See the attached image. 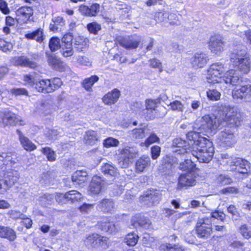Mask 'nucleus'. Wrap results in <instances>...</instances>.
<instances>
[{
  "label": "nucleus",
  "instance_id": "f257e3e1",
  "mask_svg": "<svg viewBox=\"0 0 251 251\" xmlns=\"http://www.w3.org/2000/svg\"><path fill=\"white\" fill-rule=\"evenodd\" d=\"M220 117L213 115H205L201 120V125L199 127V132H213L220 127L225 126L228 123L229 125L237 126L240 125L241 121L240 114L237 111H218Z\"/></svg>",
  "mask_w": 251,
  "mask_h": 251
},
{
  "label": "nucleus",
  "instance_id": "f03ea898",
  "mask_svg": "<svg viewBox=\"0 0 251 251\" xmlns=\"http://www.w3.org/2000/svg\"><path fill=\"white\" fill-rule=\"evenodd\" d=\"M229 63L234 70L244 75L251 69V59L249 53L241 46H236L229 55Z\"/></svg>",
  "mask_w": 251,
  "mask_h": 251
},
{
  "label": "nucleus",
  "instance_id": "7ed1b4c3",
  "mask_svg": "<svg viewBox=\"0 0 251 251\" xmlns=\"http://www.w3.org/2000/svg\"><path fill=\"white\" fill-rule=\"evenodd\" d=\"M195 143V148L192 150L191 154L200 163H208L214 154L212 143L205 137L199 138Z\"/></svg>",
  "mask_w": 251,
  "mask_h": 251
},
{
  "label": "nucleus",
  "instance_id": "20e7f679",
  "mask_svg": "<svg viewBox=\"0 0 251 251\" xmlns=\"http://www.w3.org/2000/svg\"><path fill=\"white\" fill-rule=\"evenodd\" d=\"M118 164L122 168L128 167L131 160L138 155V151L136 147H126L118 150Z\"/></svg>",
  "mask_w": 251,
  "mask_h": 251
},
{
  "label": "nucleus",
  "instance_id": "39448f33",
  "mask_svg": "<svg viewBox=\"0 0 251 251\" xmlns=\"http://www.w3.org/2000/svg\"><path fill=\"white\" fill-rule=\"evenodd\" d=\"M212 231L211 221H209L208 217L204 216L198 219L196 232L198 237L207 239L211 236Z\"/></svg>",
  "mask_w": 251,
  "mask_h": 251
},
{
  "label": "nucleus",
  "instance_id": "423d86ee",
  "mask_svg": "<svg viewBox=\"0 0 251 251\" xmlns=\"http://www.w3.org/2000/svg\"><path fill=\"white\" fill-rule=\"evenodd\" d=\"M34 9L32 6L23 5L15 11L17 23L21 25L33 21Z\"/></svg>",
  "mask_w": 251,
  "mask_h": 251
},
{
  "label": "nucleus",
  "instance_id": "0eeeda50",
  "mask_svg": "<svg viewBox=\"0 0 251 251\" xmlns=\"http://www.w3.org/2000/svg\"><path fill=\"white\" fill-rule=\"evenodd\" d=\"M224 66L217 63L211 64L207 72L206 79L210 84L219 83L223 77L224 73Z\"/></svg>",
  "mask_w": 251,
  "mask_h": 251
},
{
  "label": "nucleus",
  "instance_id": "6e6552de",
  "mask_svg": "<svg viewBox=\"0 0 251 251\" xmlns=\"http://www.w3.org/2000/svg\"><path fill=\"white\" fill-rule=\"evenodd\" d=\"M0 122H2L4 126H25L26 122L19 117L10 111L3 112L0 111Z\"/></svg>",
  "mask_w": 251,
  "mask_h": 251
},
{
  "label": "nucleus",
  "instance_id": "1a4fd4ad",
  "mask_svg": "<svg viewBox=\"0 0 251 251\" xmlns=\"http://www.w3.org/2000/svg\"><path fill=\"white\" fill-rule=\"evenodd\" d=\"M108 239L97 233L89 234L84 240L85 245L89 249H97L100 247L105 248Z\"/></svg>",
  "mask_w": 251,
  "mask_h": 251
},
{
  "label": "nucleus",
  "instance_id": "9d476101",
  "mask_svg": "<svg viewBox=\"0 0 251 251\" xmlns=\"http://www.w3.org/2000/svg\"><path fill=\"white\" fill-rule=\"evenodd\" d=\"M171 148L174 153L183 155L191 154L192 151L190 143L179 138H175L173 140Z\"/></svg>",
  "mask_w": 251,
  "mask_h": 251
},
{
  "label": "nucleus",
  "instance_id": "9b49d317",
  "mask_svg": "<svg viewBox=\"0 0 251 251\" xmlns=\"http://www.w3.org/2000/svg\"><path fill=\"white\" fill-rule=\"evenodd\" d=\"M218 140L221 146L223 147H230L235 144L236 137L228 126H226L224 130H222L218 135Z\"/></svg>",
  "mask_w": 251,
  "mask_h": 251
},
{
  "label": "nucleus",
  "instance_id": "f8f14e48",
  "mask_svg": "<svg viewBox=\"0 0 251 251\" xmlns=\"http://www.w3.org/2000/svg\"><path fill=\"white\" fill-rule=\"evenodd\" d=\"M225 42L219 34L211 36L208 42V48L212 53L220 55L225 50Z\"/></svg>",
  "mask_w": 251,
  "mask_h": 251
},
{
  "label": "nucleus",
  "instance_id": "ddd939ff",
  "mask_svg": "<svg viewBox=\"0 0 251 251\" xmlns=\"http://www.w3.org/2000/svg\"><path fill=\"white\" fill-rule=\"evenodd\" d=\"M207 54L203 52L195 53L190 59V63L193 68L199 69L204 68L209 61Z\"/></svg>",
  "mask_w": 251,
  "mask_h": 251
},
{
  "label": "nucleus",
  "instance_id": "4468645a",
  "mask_svg": "<svg viewBox=\"0 0 251 251\" xmlns=\"http://www.w3.org/2000/svg\"><path fill=\"white\" fill-rule=\"evenodd\" d=\"M196 176L193 172L189 171L180 175L178 179L177 188L181 189L183 187H191L196 183Z\"/></svg>",
  "mask_w": 251,
  "mask_h": 251
},
{
  "label": "nucleus",
  "instance_id": "2eb2a0df",
  "mask_svg": "<svg viewBox=\"0 0 251 251\" xmlns=\"http://www.w3.org/2000/svg\"><path fill=\"white\" fill-rule=\"evenodd\" d=\"M100 6L98 3H93L88 6L84 4H82L79 6V11L80 13L85 16L96 17L100 11Z\"/></svg>",
  "mask_w": 251,
  "mask_h": 251
},
{
  "label": "nucleus",
  "instance_id": "dca6fc26",
  "mask_svg": "<svg viewBox=\"0 0 251 251\" xmlns=\"http://www.w3.org/2000/svg\"><path fill=\"white\" fill-rule=\"evenodd\" d=\"M115 45L120 46L126 50L135 49L140 43L138 40H133L124 36H117L114 40Z\"/></svg>",
  "mask_w": 251,
  "mask_h": 251
},
{
  "label": "nucleus",
  "instance_id": "f3484780",
  "mask_svg": "<svg viewBox=\"0 0 251 251\" xmlns=\"http://www.w3.org/2000/svg\"><path fill=\"white\" fill-rule=\"evenodd\" d=\"M231 166L235 167L232 169L236 170L241 174H246L251 171V164L246 160L241 158L235 159L231 162Z\"/></svg>",
  "mask_w": 251,
  "mask_h": 251
},
{
  "label": "nucleus",
  "instance_id": "a211bd4d",
  "mask_svg": "<svg viewBox=\"0 0 251 251\" xmlns=\"http://www.w3.org/2000/svg\"><path fill=\"white\" fill-rule=\"evenodd\" d=\"M232 96L234 99H242L251 98V85L247 84L235 88L232 90Z\"/></svg>",
  "mask_w": 251,
  "mask_h": 251
},
{
  "label": "nucleus",
  "instance_id": "6ab92c4d",
  "mask_svg": "<svg viewBox=\"0 0 251 251\" xmlns=\"http://www.w3.org/2000/svg\"><path fill=\"white\" fill-rule=\"evenodd\" d=\"M121 95V92L118 89L114 88L102 97V101L105 105H112L118 101Z\"/></svg>",
  "mask_w": 251,
  "mask_h": 251
},
{
  "label": "nucleus",
  "instance_id": "aec40b11",
  "mask_svg": "<svg viewBox=\"0 0 251 251\" xmlns=\"http://www.w3.org/2000/svg\"><path fill=\"white\" fill-rule=\"evenodd\" d=\"M16 132L19 136V140L21 145L25 150L28 151H31L36 149V145L28 138L25 136L20 129H17Z\"/></svg>",
  "mask_w": 251,
  "mask_h": 251
},
{
  "label": "nucleus",
  "instance_id": "412c9836",
  "mask_svg": "<svg viewBox=\"0 0 251 251\" xmlns=\"http://www.w3.org/2000/svg\"><path fill=\"white\" fill-rule=\"evenodd\" d=\"M103 184V180L101 177L97 176H93L89 187L90 193L94 195L99 194Z\"/></svg>",
  "mask_w": 251,
  "mask_h": 251
},
{
  "label": "nucleus",
  "instance_id": "4be33fe9",
  "mask_svg": "<svg viewBox=\"0 0 251 251\" xmlns=\"http://www.w3.org/2000/svg\"><path fill=\"white\" fill-rule=\"evenodd\" d=\"M51 21V22L49 25V30L53 33L57 32L59 29H61L66 25L65 19L60 16L53 17Z\"/></svg>",
  "mask_w": 251,
  "mask_h": 251
},
{
  "label": "nucleus",
  "instance_id": "5701e85b",
  "mask_svg": "<svg viewBox=\"0 0 251 251\" xmlns=\"http://www.w3.org/2000/svg\"><path fill=\"white\" fill-rule=\"evenodd\" d=\"M14 62L15 65L25 67H28L31 69H35L37 67V64L33 61H31L27 57L20 56L14 58Z\"/></svg>",
  "mask_w": 251,
  "mask_h": 251
},
{
  "label": "nucleus",
  "instance_id": "b1692460",
  "mask_svg": "<svg viewBox=\"0 0 251 251\" xmlns=\"http://www.w3.org/2000/svg\"><path fill=\"white\" fill-rule=\"evenodd\" d=\"M19 174L17 171L11 169L4 174V183L8 187H11L17 181Z\"/></svg>",
  "mask_w": 251,
  "mask_h": 251
},
{
  "label": "nucleus",
  "instance_id": "393cba45",
  "mask_svg": "<svg viewBox=\"0 0 251 251\" xmlns=\"http://www.w3.org/2000/svg\"><path fill=\"white\" fill-rule=\"evenodd\" d=\"M25 37L28 40H35L37 43H42L45 39L43 29L39 27L35 30L25 34Z\"/></svg>",
  "mask_w": 251,
  "mask_h": 251
},
{
  "label": "nucleus",
  "instance_id": "a878e982",
  "mask_svg": "<svg viewBox=\"0 0 251 251\" xmlns=\"http://www.w3.org/2000/svg\"><path fill=\"white\" fill-rule=\"evenodd\" d=\"M131 225L135 228L139 226L147 227L150 225V222L141 214H136L132 217Z\"/></svg>",
  "mask_w": 251,
  "mask_h": 251
},
{
  "label": "nucleus",
  "instance_id": "bb28decb",
  "mask_svg": "<svg viewBox=\"0 0 251 251\" xmlns=\"http://www.w3.org/2000/svg\"><path fill=\"white\" fill-rule=\"evenodd\" d=\"M48 61L49 65L53 69L60 72L64 71V63L60 58L55 55H51L48 57Z\"/></svg>",
  "mask_w": 251,
  "mask_h": 251
},
{
  "label": "nucleus",
  "instance_id": "cd10ccee",
  "mask_svg": "<svg viewBox=\"0 0 251 251\" xmlns=\"http://www.w3.org/2000/svg\"><path fill=\"white\" fill-rule=\"evenodd\" d=\"M98 208L104 213H111L114 211L115 204L111 199H103L98 204Z\"/></svg>",
  "mask_w": 251,
  "mask_h": 251
},
{
  "label": "nucleus",
  "instance_id": "c85d7f7f",
  "mask_svg": "<svg viewBox=\"0 0 251 251\" xmlns=\"http://www.w3.org/2000/svg\"><path fill=\"white\" fill-rule=\"evenodd\" d=\"M100 228L101 230L112 233L117 230L116 226L114 223L110 221L109 218H105L102 220L98 222Z\"/></svg>",
  "mask_w": 251,
  "mask_h": 251
},
{
  "label": "nucleus",
  "instance_id": "c756f323",
  "mask_svg": "<svg viewBox=\"0 0 251 251\" xmlns=\"http://www.w3.org/2000/svg\"><path fill=\"white\" fill-rule=\"evenodd\" d=\"M161 194L158 190H151L147 194L143 196L144 201H149L151 205H155L158 203L161 199Z\"/></svg>",
  "mask_w": 251,
  "mask_h": 251
},
{
  "label": "nucleus",
  "instance_id": "7c9ffc66",
  "mask_svg": "<svg viewBox=\"0 0 251 251\" xmlns=\"http://www.w3.org/2000/svg\"><path fill=\"white\" fill-rule=\"evenodd\" d=\"M0 237L14 241L17 237L15 231L8 226H0Z\"/></svg>",
  "mask_w": 251,
  "mask_h": 251
},
{
  "label": "nucleus",
  "instance_id": "2f4dec72",
  "mask_svg": "<svg viewBox=\"0 0 251 251\" xmlns=\"http://www.w3.org/2000/svg\"><path fill=\"white\" fill-rule=\"evenodd\" d=\"M72 181L79 185H83L88 180V173L86 171H77L72 176Z\"/></svg>",
  "mask_w": 251,
  "mask_h": 251
},
{
  "label": "nucleus",
  "instance_id": "473e14b6",
  "mask_svg": "<svg viewBox=\"0 0 251 251\" xmlns=\"http://www.w3.org/2000/svg\"><path fill=\"white\" fill-rule=\"evenodd\" d=\"M99 77L97 75H93L90 77L84 78L81 82V86L87 92H92L94 84L98 82Z\"/></svg>",
  "mask_w": 251,
  "mask_h": 251
},
{
  "label": "nucleus",
  "instance_id": "72a5a7b5",
  "mask_svg": "<svg viewBox=\"0 0 251 251\" xmlns=\"http://www.w3.org/2000/svg\"><path fill=\"white\" fill-rule=\"evenodd\" d=\"M60 196L62 198H66V201L71 203L79 201L82 199V195L75 190L70 191L65 193V195H61Z\"/></svg>",
  "mask_w": 251,
  "mask_h": 251
},
{
  "label": "nucleus",
  "instance_id": "f704fd0d",
  "mask_svg": "<svg viewBox=\"0 0 251 251\" xmlns=\"http://www.w3.org/2000/svg\"><path fill=\"white\" fill-rule=\"evenodd\" d=\"M48 84V78L40 79L35 82V89L38 92L49 94L50 93V92L49 87V85Z\"/></svg>",
  "mask_w": 251,
  "mask_h": 251
},
{
  "label": "nucleus",
  "instance_id": "c9c22d12",
  "mask_svg": "<svg viewBox=\"0 0 251 251\" xmlns=\"http://www.w3.org/2000/svg\"><path fill=\"white\" fill-rule=\"evenodd\" d=\"M101 171L104 175L109 176H116L118 172L117 168L110 162L103 164L101 167Z\"/></svg>",
  "mask_w": 251,
  "mask_h": 251
},
{
  "label": "nucleus",
  "instance_id": "e433bc0d",
  "mask_svg": "<svg viewBox=\"0 0 251 251\" xmlns=\"http://www.w3.org/2000/svg\"><path fill=\"white\" fill-rule=\"evenodd\" d=\"M150 165V158L149 156H143L140 158L136 163V169L139 172H143L144 169Z\"/></svg>",
  "mask_w": 251,
  "mask_h": 251
},
{
  "label": "nucleus",
  "instance_id": "4c0bfd02",
  "mask_svg": "<svg viewBox=\"0 0 251 251\" xmlns=\"http://www.w3.org/2000/svg\"><path fill=\"white\" fill-rule=\"evenodd\" d=\"M84 139L85 143L90 145H94L99 140V136L97 132L93 130L86 132Z\"/></svg>",
  "mask_w": 251,
  "mask_h": 251
},
{
  "label": "nucleus",
  "instance_id": "58836bf2",
  "mask_svg": "<svg viewBox=\"0 0 251 251\" xmlns=\"http://www.w3.org/2000/svg\"><path fill=\"white\" fill-rule=\"evenodd\" d=\"M50 93H52L58 89L63 84L61 79L59 77L48 78Z\"/></svg>",
  "mask_w": 251,
  "mask_h": 251
},
{
  "label": "nucleus",
  "instance_id": "ea45409f",
  "mask_svg": "<svg viewBox=\"0 0 251 251\" xmlns=\"http://www.w3.org/2000/svg\"><path fill=\"white\" fill-rule=\"evenodd\" d=\"M60 49L61 54L64 57L72 56L74 54L73 44H61Z\"/></svg>",
  "mask_w": 251,
  "mask_h": 251
},
{
  "label": "nucleus",
  "instance_id": "a19ab883",
  "mask_svg": "<svg viewBox=\"0 0 251 251\" xmlns=\"http://www.w3.org/2000/svg\"><path fill=\"white\" fill-rule=\"evenodd\" d=\"M159 99H148L145 100L146 108L145 110H155L160 104Z\"/></svg>",
  "mask_w": 251,
  "mask_h": 251
},
{
  "label": "nucleus",
  "instance_id": "79ce46f5",
  "mask_svg": "<svg viewBox=\"0 0 251 251\" xmlns=\"http://www.w3.org/2000/svg\"><path fill=\"white\" fill-rule=\"evenodd\" d=\"M160 249L163 251H184V248L178 245H173L166 243L160 246Z\"/></svg>",
  "mask_w": 251,
  "mask_h": 251
},
{
  "label": "nucleus",
  "instance_id": "37998d69",
  "mask_svg": "<svg viewBox=\"0 0 251 251\" xmlns=\"http://www.w3.org/2000/svg\"><path fill=\"white\" fill-rule=\"evenodd\" d=\"M49 47L52 52L55 51L60 49L61 45L59 38L56 36L51 37L49 40Z\"/></svg>",
  "mask_w": 251,
  "mask_h": 251
},
{
  "label": "nucleus",
  "instance_id": "c03bdc74",
  "mask_svg": "<svg viewBox=\"0 0 251 251\" xmlns=\"http://www.w3.org/2000/svg\"><path fill=\"white\" fill-rule=\"evenodd\" d=\"M187 138L190 141V146L192 147V150L195 148V142L197 141L199 138L201 137L199 135V132L195 131H190L186 135Z\"/></svg>",
  "mask_w": 251,
  "mask_h": 251
},
{
  "label": "nucleus",
  "instance_id": "a18cd8bd",
  "mask_svg": "<svg viewBox=\"0 0 251 251\" xmlns=\"http://www.w3.org/2000/svg\"><path fill=\"white\" fill-rule=\"evenodd\" d=\"M139 236L134 232L128 233L125 239V242L130 246H135L138 240Z\"/></svg>",
  "mask_w": 251,
  "mask_h": 251
},
{
  "label": "nucleus",
  "instance_id": "49530a36",
  "mask_svg": "<svg viewBox=\"0 0 251 251\" xmlns=\"http://www.w3.org/2000/svg\"><path fill=\"white\" fill-rule=\"evenodd\" d=\"M42 152L46 156L50 161H54L56 159V155L55 152L49 147L43 148L41 150Z\"/></svg>",
  "mask_w": 251,
  "mask_h": 251
},
{
  "label": "nucleus",
  "instance_id": "de8ad7c7",
  "mask_svg": "<svg viewBox=\"0 0 251 251\" xmlns=\"http://www.w3.org/2000/svg\"><path fill=\"white\" fill-rule=\"evenodd\" d=\"M86 27L88 31L94 35H97L101 28L100 25L96 22L88 23Z\"/></svg>",
  "mask_w": 251,
  "mask_h": 251
},
{
  "label": "nucleus",
  "instance_id": "09e8293b",
  "mask_svg": "<svg viewBox=\"0 0 251 251\" xmlns=\"http://www.w3.org/2000/svg\"><path fill=\"white\" fill-rule=\"evenodd\" d=\"M167 20L169 21V24L171 25H177L180 24V21L178 19V15L174 12L167 11Z\"/></svg>",
  "mask_w": 251,
  "mask_h": 251
},
{
  "label": "nucleus",
  "instance_id": "8fccbe9b",
  "mask_svg": "<svg viewBox=\"0 0 251 251\" xmlns=\"http://www.w3.org/2000/svg\"><path fill=\"white\" fill-rule=\"evenodd\" d=\"M10 93L12 96L17 97L21 96H29L28 91L25 88H14L10 90Z\"/></svg>",
  "mask_w": 251,
  "mask_h": 251
},
{
  "label": "nucleus",
  "instance_id": "3c124183",
  "mask_svg": "<svg viewBox=\"0 0 251 251\" xmlns=\"http://www.w3.org/2000/svg\"><path fill=\"white\" fill-rule=\"evenodd\" d=\"M87 40L83 36H78L75 39V45L77 49L82 50L87 46Z\"/></svg>",
  "mask_w": 251,
  "mask_h": 251
},
{
  "label": "nucleus",
  "instance_id": "603ef678",
  "mask_svg": "<svg viewBox=\"0 0 251 251\" xmlns=\"http://www.w3.org/2000/svg\"><path fill=\"white\" fill-rule=\"evenodd\" d=\"M196 165L191 159H185L184 162L180 163L179 168L183 171L192 170L195 167Z\"/></svg>",
  "mask_w": 251,
  "mask_h": 251
},
{
  "label": "nucleus",
  "instance_id": "864d4df0",
  "mask_svg": "<svg viewBox=\"0 0 251 251\" xmlns=\"http://www.w3.org/2000/svg\"><path fill=\"white\" fill-rule=\"evenodd\" d=\"M206 95L208 99L213 101H217L220 99L221 94L215 89L209 90L206 92Z\"/></svg>",
  "mask_w": 251,
  "mask_h": 251
},
{
  "label": "nucleus",
  "instance_id": "5fc2aeb1",
  "mask_svg": "<svg viewBox=\"0 0 251 251\" xmlns=\"http://www.w3.org/2000/svg\"><path fill=\"white\" fill-rule=\"evenodd\" d=\"M159 138L155 134H151L144 142H141L140 145L142 147H148L150 145L157 142Z\"/></svg>",
  "mask_w": 251,
  "mask_h": 251
},
{
  "label": "nucleus",
  "instance_id": "6e6d98bb",
  "mask_svg": "<svg viewBox=\"0 0 251 251\" xmlns=\"http://www.w3.org/2000/svg\"><path fill=\"white\" fill-rule=\"evenodd\" d=\"M132 134L135 138L142 139L145 137L147 132H146L145 126L139 128H135L132 131Z\"/></svg>",
  "mask_w": 251,
  "mask_h": 251
},
{
  "label": "nucleus",
  "instance_id": "4d7b16f0",
  "mask_svg": "<svg viewBox=\"0 0 251 251\" xmlns=\"http://www.w3.org/2000/svg\"><path fill=\"white\" fill-rule=\"evenodd\" d=\"M167 11H159L155 13L154 15V20L157 23L164 22L167 21Z\"/></svg>",
  "mask_w": 251,
  "mask_h": 251
},
{
  "label": "nucleus",
  "instance_id": "13d9d810",
  "mask_svg": "<svg viewBox=\"0 0 251 251\" xmlns=\"http://www.w3.org/2000/svg\"><path fill=\"white\" fill-rule=\"evenodd\" d=\"M150 66L151 68L158 69L159 72L163 71L161 62L157 58H153L149 60Z\"/></svg>",
  "mask_w": 251,
  "mask_h": 251
},
{
  "label": "nucleus",
  "instance_id": "bf43d9fd",
  "mask_svg": "<svg viewBox=\"0 0 251 251\" xmlns=\"http://www.w3.org/2000/svg\"><path fill=\"white\" fill-rule=\"evenodd\" d=\"M240 232L246 239H249L251 237V230L246 224L242 225L240 227Z\"/></svg>",
  "mask_w": 251,
  "mask_h": 251
},
{
  "label": "nucleus",
  "instance_id": "052dcab7",
  "mask_svg": "<svg viewBox=\"0 0 251 251\" xmlns=\"http://www.w3.org/2000/svg\"><path fill=\"white\" fill-rule=\"evenodd\" d=\"M209 218V221H211L212 218L218 219L223 222L226 218V215L223 212L219 211H215L212 212L209 216H206Z\"/></svg>",
  "mask_w": 251,
  "mask_h": 251
},
{
  "label": "nucleus",
  "instance_id": "680f3d73",
  "mask_svg": "<svg viewBox=\"0 0 251 251\" xmlns=\"http://www.w3.org/2000/svg\"><path fill=\"white\" fill-rule=\"evenodd\" d=\"M119 144V142L118 140L111 137L107 138L103 142V145L106 148L116 147Z\"/></svg>",
  "mask_w": 251,
  "mask_h": 251
},
{
  "label": "nucleus",
  "instance_id": "e2e57ef3",
  "mask_svg": "<svg viewBox=\"0 0 251 251\" xmlns=\"http://www.w3.org/2000/svg\"><path fill=\"white\" fill-rule=\"evenodd\" d=\"M0 11L4 15H8L11 12L8 4L5 0H0Z\"/></svg>",
  "mask_w": 251,
  "mask_h": 251
},
{
  "label": "nucleus",
  "instance_id": "0e129e2a",
  "mask_svg": "<svg viewBox=\"0 0 251 251\" xmlns=\"http://www.w3.org/2000/svg\"><path fill=\"white\" fill-rule=\"evenodd\" d=\"M73 34L70 32H67L61 38V44H73Z\"/></svg>",
  "mask_w": 251,
  "mask_h": 251
},
{
  "label": "nucleus",
  "instance_id": "69168bd1",
  "mask_svg": "<svg viewBox=\"0 0 251 251\" xmlns=\"http://www.w3.org/2000/svg\"><path fill=\"white\" fill-rule=\"evenodd\" d=\"M217 180L222 185H227L232 182L231 178L225 175H220L217 178Z\"/></svg>",
  "mask_w": 251,
  "mask_h": 251
},
{
  "label": "nucleus",
  "instance_id": "338daca9",
  "mask_svg": "<svg viewBox=\"0 0 251 251\" xmlns=\"http://www.w3.org/2000/svg\"><path fill=\"white\" fill-rule=\"evenodd\" d=\"M40 201L45 204H50L53 199V196L49 194H45L40 197Z\"/></svg>",
  "mask_w": 251,
  "mask_h": 251
},
{
  "label": "nucleus",
  "instance_id": "774afa93",
  "mask_svg": "<svg viewBox=\"0 0 251 251\" xmlns=\"http://www.w3.org/2000/svg\"><path fill=\"white\" fill-rule=\"evenodd\" d=\"M94 206V204H88L84 203L82 205L79 207V209L81 212L84 213H88L93 209Z\"/></svg>",
  "mask_w": 251,
  "mask_h": 251
}]
</instances>
